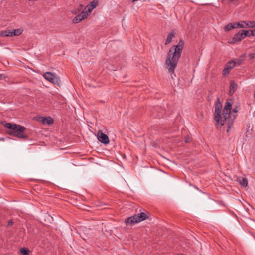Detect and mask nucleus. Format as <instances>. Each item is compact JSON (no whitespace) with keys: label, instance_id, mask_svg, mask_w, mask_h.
I'll list each match as a JSON object with an SVG mask.
<instances>
[{"label":"nucleus","instance_id":"nucleus-1","mask_svg":"<svg viewBox=\"0 0 255 255\" xmlns=\"http://www.w3.org/2000/svg\"><path fill=\"white\" fill-rule=\"evenodd\" d=\"M231 108L232 103L227 101L225 103L223 113H221L222 105L219 98H217V100L215 104V111L214 113V119L216 122L215 125L217 128H219L227 124V132H229L236 116V115H231Z\"/></svg>","mask_w":255,"mask_h":255},{"label":"nucleus","instance_id":"nucleus-2","mask_svg":"<svg viewBox=\"0 0 255 255\" xmlns=\"http://www.w3.org/2000/svg\"><path fill=\"white\" fill-rule=\"evenodd\" d=\"M184 45V41L182 39H180L178 43L173 46L168 52L165 65L171 75L174 73L175 69L177 67V63L181 57Z\"/></svg>","mask_w":255,"mask_h":255},{"label":"nucleus","instance_id":"nucleus-3","mask_svg":"<svg viewBox=\"0 0 255 255\" xmlns=\"http://www.w3.org/2000/svg\"><path fill=\"white\" fill-rule=\"evenodd\" d=\"M4 126L5 128L10 130L8 133L10 136L20 139L27 138V136L24 133V131L26 130L25 127L20 125L11 123H6Z\"/></svg>","mask_w":255,"mask_h":255},{"label":"nucleus","instance_id":"nucleus-4","mask_svg":"<svg viewBox=\"0 0 255 255\" xmlns=\"http://www.w3.org/2000/svg\"><path fill=\"white\" fill-rule=\"evenodd\" d=\"M148 218L149 216L146 214L144 212H141L127 218L125 222L127 225H133Z\"/></svg>","mask_w":255,"mask_h":255},{"label":"nucleus","instance_id":"nucleus-5","mask_svg":"<svg viewBox=\"0 0 255 255\" xmlns=\"http://www.w3.org/2000/svg\"><path fill=\"white\" fill-rule=\"evenodd\" d=\"M44 78L51 83L59 85L60 83V79L59 77L55 74L50 72H46L43 74Z\"/></svg>","mask_w":255,"mask_h":255},{"label":"nucleus","instance_id":"nucleus-6","mask_svg":"<svg viewBox=\"0 0 255 255\" xmlns=\"http://www.w3.org/2000/svg\"><path fill=\"white\" fill-rule=\"evenodd\" d=\"M164 113V109L159 106L153 107L150 110V115L154 118H162Z\"/></svg>","mask_w":255,"mask_h":255},{"label":"nucleus","instance_id":"nucleus-7","mask_svg":"<svg viewBox=\"0 0 255 255\" xmlns=\"http://www.w3.org/2000/svg\"><path fill=\"white\" fill-rule=\"evenodd\" d=\"M236 62L234 60L228 61L223 70V75L225 76L228 74L230 73V70L236 66Z\"/></svg>","mask_w":255,"mask_h":255},{"label":"nucleus","instance_id":"nucleus-8","mask_svg":"<svg viewBox=\"0 0 255 255\" xmlns=\"http://www.w3.org/2000/svg\"><path fill=\"white\" fill-rule=\"evenodd\" d=\"M97 138L100 142L104 144H107L109 143L108 136L101 131L98 132Z\"/></svg>","mask_w":255,"mask_h":255},{"label":"nucleus","instance_id":"nucleus-9","mask_svg":"<svg viewBox=\"0 0 255 255\" xmlns=\"http://www.w3.org/2000/svg\"><path fill=\"white\" fill-rule=\"evenodd\" d=\"M76 16L73 19L72 22L73 23H78L82 20L87 18L88 15L86 11H82L80 13L76 14Z\"/></svg>","mask_w":255,"mask_h":255},{"label":"nucleus","instance_id":"nucleus-10","mask_svg":"<svg viewBox=\"0 0 255 255\" xmlns=\"http://www.w3.org/2000/svg\"><path fill=\"white\" fill-rule=\"evenodd\" d=\"M98 0H93L85 7V10L88 15L91 13V11L98 5Z\"/></svg>","mask_w":255,"mask_h":255},{"label":"nucleus","instance_id":"nucleus-11","mask_svg":"<svg viewBox=\"0 0 255 255\" xmlns=\"http://www.w3.org/2000/svg\"><path fill=\"white\" fill-rule=\"evenodd\" d=\"M244 38L245 36L243 34V32L242 31V30H241L234 36V37L232 38V41L231 42V43H234L237 42H240Z\"/></svg>","mask_w":255,"mask_h":255},{"label":"nucleus","instance_id":"nucleus-12","mask_svg":"<svg viewBox=\"0 0 255 255\" xmlns=\"http://www.w3.org/2000/svg\"><path fill=\"white\" fill-rule=\"evenodd\" d=\"M176 32L174 30H172L171 32L168 35L167 39L165 41V44L168 45L171 42L172 39L175 38Z\"/></svg>","mask_w":255,"mask_h":255},{"label":"nucleus","instance_id":"nucleus-13","mask_svg":"<svg viewBox=\"0 0 255 255\" xmlns=\"http://www.w3.org/2000/svg\"><path fill=\"white\" fill-rule=\"evenodd\" d=\"M237 88V84L233 81H231L230 84L229 94L232 95Z\"/></svg>","mask_w":255,"mask_h":255},{"label":"nucleus","instance_id":"nucleus-14","mask_svg":"<svg viewBox=\"0 0 255 255\" xmlns=\"http://www.w3.org/2000/svg\"><path fill=\"white\" fill-rule=\"evenodd\" d=\"M42 120V122L43 124L50 125L53 123L54 120L50 117H46L45 118L41 117Z\"/></svg>","mask_w":255,"mask_h":255},{"label":"nucleus","instance_id":"nucleus-15","mask_svg":"<svg viewBox=\"0 0 255 255\" xmlns=\"http://www.w3.org/2000/svg\"><path fill=\"white\" fill-rule=\"evenodd\" d=\"M245 23L246 21H245L234 23L235 28H246Z\"/></svg>","mask_w":255,"mask_h":255},{"label":"nucleus","instance_id":"nucleus-16","mask_svg":"<svg viewBox=\"0 0 255 255\" xmlns=\"http://www.w3.org/2000/svg\"><path fill=\"white\" fill-rule=\"evenodd\" d=\"M11 32H12L11 35L12 36H19L21 34H22L23 32V30L21 28L14 29V30H11Z\"/></svg>","mask_w":255,"mask_h":255},{"label":"nucleus","instance_id":"nucleus-17","mask_svg":"<svg viewBox=\"0 0 255 255\" xmlns=\"http://www.w3.org/2000/svg\"><path fill=\"white\" fill-rule=\"evenodd\" d=\"M11 33V30L2 31L0 32V36L2 37L12 36Z\"/></svg>","mask_w":255,"mask_h":255},{"label":"nucleus","instance_id":"nucleus-18","mask_svg":"<svg viewBox=\"0 0 255 255\" xmlns=\"http://www.w3.org/2000/svg\"><path fill=\"white\" fill-rule=\"evenodd\" d=\"M242 31L243 32V34H244L245 37L255 36V34L253 30L248 31V30H242Z\"/></svg>","mask_w":255,"mask_h":255},{"label":"nucleus","instance_id":"nucleus-19","mask_svg":"<svg viewBox=\"0 0 255 255\" xmlns=\"http://www.w3.org/2000/svg\"><path fill=\"white\" fill-rule=\"evenodd\" d=\"M240 185L242 187H246L248 186V180L245 178H242L239 181Z\"/></svg>","mask_w":255,"mask_h":255},{"label":"nucleus","instance_id":"nucleus-20","mask_svg":"<svg viewBox=\"0 0 255 255\" xmlns=\"http://www.w3.org/2000/svg\"><path fill=\"white\" fill-rule=\"evenodd\" d=\"M246 28H253L255 27V21H246L245 25Z\"/></svg>","mask_w":255,"mask_h":255},{"label":"nucleus","instance_id":"nucleus-21","mask_svg":"<svg viewBox=\"0 0 255 255\" xmlns=\"http://www.w3.org/2000/svg\"><path fill=\"white\" fill-rule=\"evenodd\" d=\"M235 28L234 23H229L225 26L224 29L225 31H229V30Z\"/></svg>","mask_w":255,"mask_h":255},{"label":"nucleus","instance_id":"nucleus-22","mask_svg":"<svg viewBox=\"0 0 255 255\" xmlns=\"http://www.w3.org/2000/svg\"><path fill=\"white\" fill-rule=\"evenodd\" d=\"M20 251L23 255H28L30 252L28 248H21Z\"/></svg>","mask_w":255,"mask_h":255},{"label":"nucleus","instance_id":"nucleus-23","mask_svg":"<svg viewBox=\"0 0 255 255\" xmlns=\"http://www.w3.org/2000/svg\"><path fill=\"white\" fill-rule=\"evenodd\" d=\"M71 12L74 14H78L80 13L81 10L80 8L77 7L72 10Z\"/></svg>","mask_w":255,"mask_h":255},{"label":"nucleus","instance_id":"nucleus-24","mask_svg":"<svg viewBox=\"0 0 255 255\" xmlns=\"http://www.w3.org/2000/svg\"><path fill=\"white\" fill-rule=\"evenodd\" d=\"M249 58L250 59H253L255 58V53H251L249 55Z\"/></svg>","mask_w":255,"mask_h":255},{"label":"nucleus","instance_id":"nucleus-25","mask_svg":"<svg viewBox=\"0 0 255 255\" xmlns=\"http://www.w3.org/2000/svg\"><path fill=\"white\" fill-rule=\"evenodd\" d=\"M238 107L237 106H236L233 109L232 111L234 112V113H237L238 112Z\"/></svg>","mask_w":255,"mask_h":255},{"label":"nucleus","instance_id":"nucleus-26","mask_svg":"<svg viewBox=\"0 0 255 255\" xmlns=\"http://www.w3.org/2000/svg\"><path fill=\"white\" fill-rule=\"evenodd\" d=\"M185 142L189 143L190 141V138L189 137H186L185 140Z\"/></svg>","mask_w":255,"mask_h":255},{"label":"nucleus","instance_id":"nucleus-27","mask_svg":"<svg viewBox=\"0 0 255 255\" xmlns=\"http://www.w3.org/2000/svg\"><path fill=\"white\" fill-rule=\"evenodd\" d=\"M13 222L11 220H9L7 222V226H11L13 224Z\"/></svg>","mask_w":255,"mask_h":255},{"label":"nucleus","instance_id":"nucleus-28","mask_svg":"<svg viewBox=\"0 0 255 255\" xmlns=\"http://www.w3.org/2000/svg\"><path fill=\"white\" fill-rule=\"evenodd\" d=\"M5 78V76L3 74H0V79H2Z\"/></svg>","mask_w":255,"mask_h":255},{"label":"nucleus","instance_id":"nucleus-29","mask_svg":"<svg viewBox=\"0 0 255 255\" xmlns=\"http://www.w3.org/2000/svg\"><path fill=\"white\" fill-rule=\"evenodd\" d=\"M242 64V60H240V59H239V60H238V65H240V64Z\"/></svg>","mask_w":255,"mask_h":255},{"label":"nucleus","instance_id":"nucleus-30","mask_svg":"<svg viewBox=\"0 0 255 255\" xmlns=\"http://www.w3.org/2000/svg\"><path fill=\"white\" fill-rule=\"evenodd\" d=\"M78 7L80 8L81 9L83 7V5L80 4Z\"/></svg>","mask_w":255,"mask_h":255},{"label":"nucleus","instance_id":"nucleus-31","mask_svg":"<svg viewBox=\"0 0 255 255\" xmlns=\"http://www.w3.org/2000/svg\"><path fill=\"white\" fill-rule=\"evenodd\" d=\"M239 0H231V1H238Z\"/></svg>","mask_w":255,"mask_h":255},{"label":"nucleus","instance_id":"nucleus-32","mask_svg":"<svg viewBox=\"0 0 255 255\" xmlns=\"http://www.w3.org/2000/svg\"><path fill=\"white\" fill-rule=\"evenodd\" d=\"M254 96L255 98V91L254 94Z\"/></svg>","mask_w":255,"mask_h":255}]
</instances>
